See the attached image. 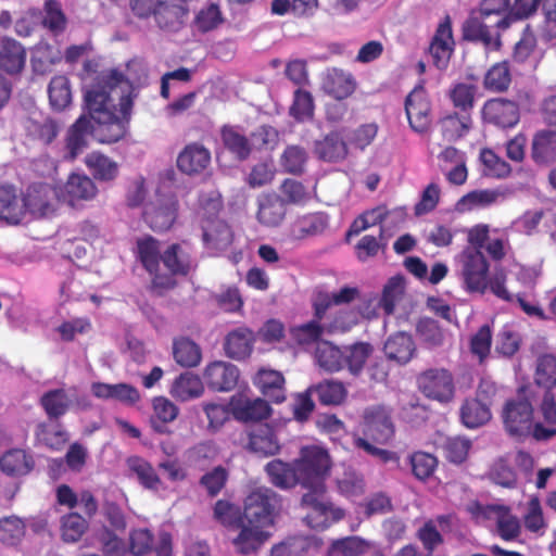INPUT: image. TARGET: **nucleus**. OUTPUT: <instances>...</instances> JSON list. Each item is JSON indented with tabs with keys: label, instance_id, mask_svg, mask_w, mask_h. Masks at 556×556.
<instances>
[{
	"label": "nucleus",
	"instance_id": "f257e3e1",
	"mask_svg": "<svg viewBox=\"0 0 556 556\" xmlns=\"http://www.w3.org/2000/svg\"><path fill=\"white\" fill-rule=\"evenodd\" d=\"M125 85L129 89V81L117 70H112L102 76L85 93V103L90 118L97 124L93 127L96 139L100 143H115L122 140L127 131L132 111V98L128 94L119 97L118 109L113 103L111 92Z\"/></svg>",
	"mask_w": 556,
	"mask_h": 556
},
{
	"label": "nucleus",
	"instance_id": "f03ea898",
	"mask_svg": "<svg viewBox=\"0 0 556 556\" xmlns=\"http://www.w3.org/2000/svg\"><path fill=\"white\" fill-rule=\"evenodd\" d=\"M331 459L328 452L321 447L304 446L300 457L292 462L273 459L265 466V471L273 485L289 490L296 485L306 490L319 476L329 475Z\"/></svg>",
	"mask_w": 556,
	"mask_h": 556
},
{
	"label": "nucleus",
	"instance_id": "7ed1b4c3",
	"mask_svg": "<svg viewBox=\"0 0 556 556\" xmlns=\"http://www.w3.org/2000/svg\"><path fill=\"white\" fill-rule=\"evenodd\" d=\"M328 476H319L301 497V507L308 510L305 520L313 529L325 530L344 517V510L336 507L326 496V479Z\"/></svg>",
	"mask_w": 556,
	"mask_h": 556
},
{
	"label": "nucleus",
	"instance_id": "20e7f679",
	"mask_svg": "<svg viewBox=\"0 0 556 556\" xmlns=\"http://www.w3.org/2000/svg\"><path fill=\"white\" fill-rule=\"evenodd\" d=\"M464 289L469 293L484 294L488 290L490 263L479 249L468 244L456 258Z\"/></svg>",
	"mask_w": 556,
	"mask_h": 556
},
{
	"label": "nucleus",
	"instance_id": "39448f33",
	"mask_svg": "<svg viewBox=\"0 0 556 556\" xmlns=\"http://www.w3.org/2000/svg\"><path fill=\"white\" fill-rule=\"evenodd\" d=\"M541 2H501L497 8L481 7L473 10L482 22L493 31L506 30L513 23L532 16Z\"/></svg>",
	"mask_w": 556,
	"mask_h": 556
},
{
	"label": "nucleus",
	"instance_id": "423d86ee",
	"mask_svg": "<svg viewBox=\"0 0 556 556\" xmlns=\"http://www.w3.org/2000/svg\"><path fill=\"white\" fill-rule=\"evenodd\" d=\"M280 501V496L274 490L265 486L256 488L244 498L241 519L270 527L274 525Z\"/></svg>",
	"mask_w": 556,
	"mask_h": 556
},
{
	"label": "nucleus",
	"instance_id": "0eeeda50",
	"mask_svg": "<svg viewBox=\"0 0 556 556\" xmlns=\"http://www.w3.org/2000/svg\"><path fill=\"white\" fill-rule=\"evenodd\" d=\"M468 244L485 250L493 262L503 261L510 251L509 235L505 229H490L488 224H477L467 230Z\"/></svg>",
	"mask_w": 556,
	"mask_h": 556
},
{
	"label": "nucleus",
	"instance_id": "6e6552de",
	"mask_svg": "<svg viewBox=\"0 0 556 556\" xmlns=\"http://www.w3.org/2000/svg\"><path fill=\"white\" fill-rule=\"evenodd\" d=\"M405 114L410 129L417 134H426L432 124V103L421 79L406 96Z\"/></svg>",
	"mask_w": 556,
	"mask_h": 556
},
{
	"label": "nucleus",
	"instance_id": "1a4fd4ad",
	"mask_svg": "<svg viewBox=\"0 0 556 556\" xmlns=\"http://www.w3.org/2000/svg\"><path fill=\"white\" fill-rule=\"evenodd\" d=\"M419 391L427 397L440 403H448L455 394L454 378L445 368H430L417 377Z\"/></svg>",
	"mask_w": 556,
	"mask_h": 556
},
{
	"label": "nucleus",
	"instance_id": "9d476101",
	"mask_svg": "<svg viewBox=\"0 0 556 556\" xmlns=\"http://www.w3.org/2000/svg\"><path fill=\"white\" fill-rule=\"evenodd\" d=\"M33 198L34 191H28L24 197H18L13 187H0V219L16 225L21 223L27 211L33 214L40 211L45 203H37Z\"/></svg>",
	"mask_w": 556,
	"mask_h": 556
},
{
	"label": "nucleus",
	"instance_id": "9b49d317",
	"mask_svg": "<svg viewBox=\"0 0 556 556\" xmlns=\"http://www.w3.org/2000/svg\"><path fill=\"white\" fill-rule=\"evenodd\" d=\"M503 425L511 437H527L534 419V408L526 397L508 400L502 412Z\"/></svg>",
	"mask_w": 556,
	"mask_h": 556
},
{
	"label": "nucleus",
	"instance_id": "f8f14e48",
	"mask_svg": "<svg viewBox=\"0 0 556 556\" xmlns=\"http://www.w3.org/2000/svg\"><path fill=\"white\" fill-rule=\"evenodd\" d=\"M395 433L391 412L382 405L367 407L364 412L365 439L376 444L389 443Z\"/></svg>",
	"mask_w": 556,
	"mask_h": 556
},
{
	"label": "nucleus",
	"instance_id": "ddd939ff",
	"mask_svg": "<svg viewBox=\"0 0 556 556\" xmlns=\"http://www.w3.org/2000/svg\"><path fill=\"white\" fill-rule=\"evenodd\" d=\"M178 207L175 195H160L146 206L143 219L153 231H167L177 219Z\"/></svg>",
	"mask_w": 556,
	"mask_h": 556
},
{
	"label": "nucleus",
	"instance_id": "4468645a",
	"mask_svg": "<svg viewBox=\"0 0 556 556\" xmlns=\"http://www.w3.org/2000/svg\"><path fill=\"white\" fill-rule=\"evenodd\" d=\"M229 412L240 422H260L270 417L271 407L268 402L261 397H250L237 393L230 397Z\"/></svg>",
	"mask_w": 556,
	"mask_h": 556
},
{
	"label": "nucleus",
	"instance_id": "2eb2a0df",
	"mask_svg": "<svg viewBox=\"0 0 556 556\" xmlns=\"http://www.w3.org/2000/svg\"><path fill=\"white\" fill-rule=\"evenodd\" d=\"M481 115L488 124L500 128H511L520 119V110L515 101L505 98H493L484 102Z\"/></svg>",
	"mask_w": 556,
	"mask_h": 556
},
{
	"label": "nucleus",
	"instance_id": "dca6fc26",
	"mask_svg": "<svg viewBox=\"0 0 556 556\" xmlns=\"http://www.w3.org/2000/svg\"><path fill=\"white\" fill-rule=\"evenodd\" d=\"M470 511L472 514L482 515L485 518L495 517L497 532L500 536L505 541H510L516 539L520 533V523L517 517L510 514L509 507L505 505H481L476 502L472 507H470Z\"/></svg>",
	"mask_w": 556,
	"mask_h": 556
},
{
	"label": "nucleus",
	"instance_id": "f3484780",
	"mask_svg": "<svg viewBox=\"0 0 556 556\" xmlns=\"http://www.w3.org/2000/svg\"><path fill=\"white\" fill-rule=\"evenodd\" d=\"M245 448L261 457L277 455L281 445L273 426L258 424L251 427L248 432Z\"/></svg>",
	"mask_w": 556,
	"mask_h": 556
},
{
	"label": "nucleus",
	"instance_id": "a211bd4d",
	"mask_svg": "<svg viewBox=\"0 0 556 556\" xmlns=\"http://www.w3.org/2000/svg\"><path fill=\"white\" fill-rule=\"evenodd\" d=\"M454 38L450 17L441 22L430 41L429 55L438 70H445L454 51Z\"/></svg>",
	"mask_w": 556,
	"mask_h": 556
},
{
	"label": "nucleus",
	"instance_id": "6ab92c4d",
	"mask_svg": "<svg viewBox=\"0 0 556 556\" xmlns=\"http://www.w3.org/2000/svg\"><path fill=\"white\" fill-rule=\"evenodd\" d=\"M240 377L238 367L231 363L215 361L208 364L203 372L207 388L217 392L233 390Z\"/></svg>",
	"mask_w": 556,
	"mask_h": 556
},
{
	"label": "nucleus",
	"instance_id": "aec40b11",
	"mask_svg": "<svg viewBox=\"0 0 556 556\" xmlns=\"http://www.w3.org/2000/svg\"><path fill=\"white\" fill-rule=\"evenodd\" d=\"M93 132L90 118L80 115L66 130L64 139V159L75 161L89 146V137Z\"/></svg>",
	"mask_w": 556,
	"mask_h": 556
},
{
	"label": "nucleus",
	"instance_id": "412c9836",
	"mask_svg": "<svg viewBox=\"0 0 556 556\" xmlns=\"http://www.w3.org/2000/svg\"><path fill=\"white\" fill-rule=\"evenodd\" d=\"M235 528L239 529V533L232 540V544L241 555L256 553L270 536L265 530L267 527L241 518Z\"/></svg>",
	"mask_w": 556,
	"mask_h": 556
},
{
	"label": "nucleus",
	"instance_id": "4be33fe9",
	"mask_svg": "<svg viewBox=\"0 0 556 556\" xmlns=\"http://www.w3.org/2000/svg\"><path fill=\"white\" fill-rule=\"evenodd\" d=\"M166 269L178 276H188L197 268L193 251L187 242H175L169 244L161 255Z\"/></svg>",
	"mask_w": 556,
	"mask_h": 556
},
{
	"label": "nucleus",
	"instance_id": "5701e85b",
	"mask_svg": "<svg viewBox=\"0 0 556 556\" xmlns=\"http://www.w3.org/2000/svg\"><path fill=\"white\" fill-rule=\"evenodd\" d=\"M463 37L467 41L481 43L488 50L496 51L502 46L501 33L491 31L473 10L463 25Z\"/></svg>",
	"mask_w": 556,
	"mask_h": 556
},
{
	"label": "nucleus",
	"instance_id": "b1692460",
	"mask_svg": "<svg viewBox=\"0 0 556 556\" xmlns=\"http://www.w3.org/2000/svg\"><path fill=\"white\" fill-rule=\"evenodd\" d=\"M313 154L323 162H342L349 154L348 142L339 131H330L323 138L314 141Z\"/></svg>",
	"mask_w": 556,
	"mask_h": 556
},
{
	"label": "nucleus",
	"instance_id": "393cba45",
	"mask_svg": "<svg viewBox=\"0 0 556 556\" xmlns=\"http://www.w3.org/2000/svg\"><path fill=\"white\" fill-rule=\"evenodd\" d=\"M287 215L281 197L275 192L262 193L257 198L256 219L265 227L279 226Z\"/></svg>",
	"mask_w": 556,
	"mask_h": 556
},
{
	"label": "nucleus",
	"instance_id": "a878e982",
	"mask_svg": "<svg viewBox=\"0 0 556 556\" xmlns=\"http://www.w3.org/2000/svg\"><path fill=\"white\" fill-rule=\"evenodd\" d=\"M211 163V152L201 143L187 144L177 156L178 169L187 175L201 174Z\"/></svg>",
	"mask_w": 556,
	"mask_h": 556
},
{
	"label": "nucleus",
	"instance_id": "bb28decb",
	"mask_svg": "<svg viewBox=\"0 0 556 556\" xmlns=\"http://www.w3.org/2000/svg\"><path fill=\"white\" fill-rule=\"evenodd\" d=\"M24 129L31 140L48 146L58 137L60 125L50 116L33 113L24 121Z\"/></svg>",
	"mask_w": 556,
	"mask_h": 556
},
{
	"label": "nucleus",
	"instance_id": "cd10ccee",
	"mask_svg": "<svg viewBox=\"0 0 556 556\" xmlns=\"http://www.w3.org/2000/svg\"><path fill=\"white\" fill-rule=\"evenodd\" d=\"M26 63V50L21 42L10 37L0 39V71L9 75L20 74Z\"/></svg>",
	"mask_w": 556,
	"mask_h": 556
},
{
	"label": "nucleus",
	"instance_id": "c85d7f7f",
	"mask_svg": "<svg viewBox=\"0 0 556 556\" xmlns=\"http://www.w3.org/2000/svg\"><path fill=\"white\" fill-rule=\"evenodd\" d=\"M98 193L94 181L85 174H72L64 186V200L75 206L80 201L92 200Z\"/></svg>",
	"mask_w": 556,
	"mask_h": 556
},
{
	"label": "nucleus",
	"instance_id": "c756f323",
	"mask_svg": "<svg viewBox=\"0 0 556 556\" xmlns=\"http://www.w3.org/2000/svg\"><path fill=\"white\" fill-rule=\"evenodd\" d=\"M202 239L204 244L215 251H224L233 242L231 227L222 219L210 220L201 224Z\"/></svg>",
	"mask_w": 556,
	"mask_h": 556
},
{
	"label": "nucleus",
	"instance_id": "7c9ffc66",
	"mask_svg": "<svg viewBox=\"0 0 556 556\" xmlns=\"http://www.w3.org/2000/svg\"><path fill=\"white\" fill-rule=\"evenodd\" d=\"M323 541L312 535H295L275 544L270 556H303L311 551H318Z\"/></svg>",
	"mask_w": 556,
	"mask_h": 556
},
{
	"label": "nucleus",
	"instance_id": "2f4dec72",
	"mask_svg": "<svg viewBox=\"0 0 556 556\" xmlns=\"http://www.w3.org/2000/svg\"><path fill=\"white\" fill-rule=\"evenodd\" d=\"M254 336L247 327H239L230 331L224 342L226 355L232 359H244L253 351Z\"/></svg>",
	"mask_w": 556,
	"mask_h": 556
},
{
	"label": "nucleus",
	"instance_id": "473e14b6",
	"mask_svg": "<svg viewBox=\"0 0 556 556\" xmlns=\"http://www.w3.org/2000/svg\"><path fill=\"white\" fill-rule=\"evenodd\" d=\"M285 382V377L280 371L261 369L254 383L265 397L274 403H282L286 400Z\"/></svg>",
	"mask_w": 556,
	"mask_h": 556
},
{
	"label": "nucleus",
	"instance_id": "72a5a7b5",
	"mask_svg": "<svg viewBox=\"0 0 556 556\" xmlns=\"http://www.w3.org/2000/svg\"><path fill=\"white\" fill-rule=\"evenodd\" d=\"M472 125L471 114L453 112L438 121L441 136L446 142H454L464 137Z\"/></svg>",
	"mask_w": 556,
	"mask_h": 556
},
{
	"label": "nucleus",
	"instance_id": "f704fd0d",
	"mask_svg": "<svg viewBox=\"0 0 556 556\" xmlns=\"http://www.w3.org/2000/svg\"><path fill=\"white\" fill-rule=\"evenodd\" d=\"M383 351L390 361L404 365L413 358L416 346L410 334L396 332L388 338Z\"/></svg>",
	"mask_w": 556,
	"mask_h": 556
},
{
	"label": "nucleus",
	"instance_id": "c9c22d12",
	"mask_svg": "<svg viewBox=\"0 0 556 556\" xmlns=\"http://www.w3.org/2000/svg\"><path fill=\"white\" fill-rule=\"evenodd\" d=\"M126 464L142 488L154 492L164 489L155 468L143 457L130 456L127 458Z\"/></svg>",
	"mask_w": 556,
	"mask_h": 556
},
{
	"label": "nucleus",
	"instance_id": "e433bc0d",
	"mask_svg": "<svg viewBox=\"0 0 556 556\" xmlns=\"http://www.w3.org/2000/svg\"><path fill=\"white\" fill-rule=\"evenodd\" d=\"M462 424L468 429L484 426L492 417L490 405L478 397L466 399L459 409Z\"/></svg>",
	"mask_w": 556,
	"mask_h": 556
},
{
	"label": "nucleus",
	"instance_id": "4c0bfd02",
	"mask_svg": "<svg viewBox=\"0 0 556 556\" xmlns=\"http://www.w3.org/2000/svg\"><path fill=\"white\" fill-rule=\"evenodd\" d=\"M85 164L92 177L99 181H113L119 174L118 163L99 151L87 154Z\"/></svg>",
	"mask_w": 556,
	"mask_h": 556
},
{
	"label": "nucleus",
	"instance_id": "58836bf2",
	"mask_svg": "<svg viewBox=\"0 0 556 556\" xmlns=\"http://www.w3.org/2000/svg\"><path fill=\"white\" fill-rule=\"evenodd\" d=\"M355 80L350 73L342 70H329L324 78V90L336 99L342 100L355 90Z\"/></svg>",
	"mask_w": 556,
	"mask_h": 556
},
{
	"label": "nucleus",
	"instance_id": "ea45409f",
	"mask_svg": "<svg viewBox=\"0 0 556 556\" xmlns=\"http://www.w3.org/2000/svg\"><path fill=\"white\" fill-rule=\"evenodd\" d=\"M34 466L33 457L22 448L9 450L0 457V469L7 476H25L33 470Z\"/></svg>",
	"mask_w": 556,
	"mask_h": 556
},
{
	"label": "nucleus",
	"instance_id": "a19ab883",
	"mask_svg": "<svg viewBox=\"0 0 556 556\" xmlns=\"http://www.w3.org/2000/svg\"><path fill=\"white\" fill-rule=\"evenodd\" d=\"M187 12V9L176 2H155L152 11L159 27L165 30H177Z\"/></svg>",
	"mask_w": 556,
	"mask_h": 556
},
{
	"label": "nucleus",
	"instance_id": "79ce46f5",
	"mask_svg": "<svg viewBox=\"0 0 556 556\" xmlns=\"http://www.w3.org/2000/svg\"><path fill=\"white\" fill-rule=\"evenodd\" d=\"M136 258L148 273L160 269L161 251L160 241L150 235L138 238L136 241Z\"/></svg>",
	"mask_w": 556,
	"mask_h": 556
},
{
	"label": "nucleus",
	"instance_id": "37998d69",
	"mask_svg": "<svg viewBox=\"0 0 556 556\" xmlns=\"http://www.w3.org/2000/svg\"><path fill=\"white\" fill-rule=\"evenodd\" d=\"M531 156L536 164H548L556 160V131H538L532 140Z\"/></svg>",
	"mask_w": 556,
	"mask_h": 556
},
{
	"label": "nucleus",
	"instance_id": "c03bdc74",
	"mask_svg": "<svg viewBox=\"0 0 556 556\" xmlns=\"http://www.w3.org/2000/svg\"><path fill=\"white\" fill-rule=\"evenodd\" d=\"M153 415L150 418L152 429L164 434L167 432L166 424L174 421L179 413L178 407L164 396H156L152 401Z\"/></svg>",
	"mask_w": 556,
	"mask_h": 556
},
{
	"label": "nucleus",
	"instance_id": "a18cd8bd",
	"mask_svg": "<svg viewBox=\"0 0 556 556\" xmlns=\"http://www.w3.org/2000/svg\"><path fill=\"white\" fill-rule=\"evenodd\" d=\"M25 519L10 515L0 518V543L7 547L18 546L26 535Z\"/></svg>",
	"mask_w": 556,
	"mask_h": 556
},
{
	"label": "nucleus",
	"instance_id": "49530a36",
	"mask_svg": "<svg viewBox=\"0 0 556 556\" xmlns=\"http://www.w3.org/2000/svg\"><path fill=\"white\" fill-rule=\"evenodd\" d=\"M533 380L536 387L545 392H552L556 388V356L544 353L538 356Z\"/></svg>",
	"mask_w": 556,
	"mask_h": 556
},
{
	"label": "nucleus",
	"instance_id": "de8ad7c7",
	"mask_svg": "<svg viewBox=\"0 0 556 556\" xmlns=\"http://www.w3.org/2000/svg\"><path fill=\"white\" fill-rule=\"evenodd\" d=\"M220 138L224 147L238 160L250 157L248 137L237 126L224 125L220 128Z\"/></svg>",
	"mask_w": 556,
	"mask_h": 556
},
{
	"label": "nucleus",
	"instance_id": "09e8293b",
	"mask_svg": "<svg viewBox=\"0 0 556 556\" xmlns=\"http://www.w3.org/2000/svg\"><path fill=\"white\" fill-rule=\"evenodd\" d=\"M328 226L327 215L324 213H311L299 217L291 226V235L301 240L321 233Z\"/></svg>",
	"mask_w": 556,
	"mask_h": 556
},
{
	"label": "nucleus",
	"instance_id": "8fccbe9b",
	"mask_svg": "<svg viewBox=\"0 0 556 556\" xmlns=\"http://www.w3.org/2000/svg\"><path fill=\"white\" fill-rule=\"evenodd\" d=\"M49 103L53 111L62 112L72 103L70 79L64 75L52 77L48 86Z\"/></svg>",
	"mask_w": 556,
	"mask_h": 556
},
{
	"label": "nucleus",
	"instance_id": "3c124183",
	"mask_svg": "<svg viewBox=\"0 0 556 556\" xmlns=\"http://www.w3.org/2000/svg\"><path fill=\"white\" fill-rule=\"evenodd\" d=\"M416 333L420 342L428 349H437L444 344L446 331L432 318H420L416 325Z\"/></svg>",
	"mask_w": 556,
	"mask_h": 556
},
{
	"label": "nucleus",
	"instance_id": "603ef678",
	"mask_svg": "<svg viewBox=\"0 0 556 556\" xmlns=\"http://www.w3.org/2000/svg\"><path fill=\"white\" fill-rule=\"evenodd\" d=\"M321 405H340L344 402L348 391L344 384L336 380H323L309 387Z\"/></svg>",
	"mask_w": 556,
	"mask_h": 556
},
{
	"label": "nucleus",
	"instance_id": "864d4df0",
	"mask_svg": "<svg viewBox=\"0 0 556 556\" xmlns=\"http://www.w3.org/2000/svg\"><path fill=\"white\" fill-rule=\"evenodd\" d=\"M511 83V74L507 62L493 64L484 74L483 88L490 92H504Z\"/></svg>",
	"mask_w": 556,
	"mask_h": 556
},
{
	"label": "nucleus",
	"instance_id": "5fc2aeb1",
	"mask_svg": "<svg viewBox=\"0 0 556 556\" xmlns=\"http://www.w3.org/2000/svg\"><path fill=\"white\" fill-rule=\"evenodd\" d=\"M40 405L50 419H58L67 413L71 400L64 389H54L42 394Z\"/></svg>",
	"mask_w": 556,
	"mask_h": 556
},
{
	"label": "nucleus",
	"instance_id": "6e6d98bb",
	"mask_svg": "<svg viewBox=\"0 0 556 556\" xmlns=\"http://www.w3.org/2000/svg\"><path fill=\"white\" fill-rule=\"evenodd\" d=\"M173 354L175 361L187 368L198 366L202 358L200 346L188 338H179L174 341Z\"/></svg>",
	"mask_w": 556,
	"mask_h": 556
},
{
	"label": "nucleus",
	"instance_id": "4d7b16f0",
	"mask_svg": "<svg viewBox=\"0 0 556 556\" xmlns=\"http://www.w3.org/2000/svg\"><path fill=\"white\" fill-rule=\"evenodd\" d=\"M501 192L492 189L473 190L463 195L456 203L458 212H469L477 207H486L494 204Z\"/></svg>",
	"mask_w": 556,
	"mask_h": 556
},
{
	"label": "nucleus",
	"instance_id": "13d9d810",
	"mask_svg": "<svg viewBox=\"0 0 556 556\" xmlns=\"http://www.w3.org/2000/svg\"><path fill=\"white\" fill-rule=\"evenodd\" d=\"M204 387L199 376L191 372L181 374L174 382L172 393L181 401L199 397Z\"/></svg>",
	"mask_w": 556,
	"mask_h": 556
},
{
	"label": "nucleus",
	"instance_id": "bf43d9fd",
	"mask_svg": "<svg viewBox=\"0 0 556 556\" xmlns=\"http://www.w3.org/2000/svg\"><path fill=\"white\" fill-rule=\"evenodd\" d=\"M316 359L326 371L338 372L344 368V349L324 342L317 348Z\"/></svg>",
	"mask_w": 556,
	"mask_h": 556
},
{
	"label": "nucleus",
	"instance_id": "052dcab7",
	"mask_svg": "<svg viewBox=\"0 0 556 556\" xmlns=\"http://www.w3.org/2000/svg\"><path fill=\"white\" fill-rule=\"evenodd\" d=\"M36 439L45 446L59 451L68 440V434L59 424H39L36 429Z\"/></svg>",
	"mask_w": 556,
	"mask_h": 556
},
{
	"label": "nucleus",
	"instance_id": "680f3d73",
	"mask_svg": "<svg viewBox=\"0 0 556 556\" xmlns=\"http://www.w3.org/2000/svg\"><path fill=\"white\" fill-rule=\"evenodd\" d=\"M371 352L372 346L365 342H358L353 345L345 346L344 367H348L352 375H358L363 370Z\"/></svg>",
	"mask_w": 556,
	"mask_h": 556
},
{
	"label": "nucleus",
	"instance_id": "e2e57ef3",
	"mask_svg": "<svg viewBox=\"0 0 556 556\" xmlns=\"http://www.w3.org/2000/svg\"><path fill=\"white\" fill-rule=\"evenodd\" d=\"M61 61V55L58 50H54L49 45L37 47L31 55V67L36 74L45 75L52 72L53 66Z\"/></svg>",
	"mask_w": 556,
	"mask_h": 556
},
{
	"label": "nucleus",
	"instance_id": "0e129e2a",
	"mask_svg": "<svg viewBox=\"0 0 556 556\" xmlns=\"http://www.w3.org/2000/svg\"><path fill=\"white\" fill-rule=\"evenodd\" d=\"M283 205H303L309 200L307 188L299 180L286 178L279 186Z\"/></svg>",
	"mask_w": 556,
	"mask_h": 556
},
{
	"label": "nucleus",
	"instance_id": "69168bd1",
	"mask_svg": "<svg viewBox=\"0 0 556 556\" xmlns=\"http://www.w3.org/2000/svg\"><path fill=\"white\" fill-rule=\"evenodd\" d=\"M307 162V152L300 146H288L280 156V165L285 172L301 175Z\"/></svg>",
	"mask_w": 556,
	"mask_h": 556
},
{
	"label": "nucleus",
	"instance_id": "338daca9",
	"mask_svg": "<svg viewBox=\"0 0 556 556\" xmlns=\"http://www.w3.org/2000/svg\"><path fill=\"white\" fill-rule=\"evenodd\" d=\"M289 114L300 123L312 119L314 115V99L311 92L298 88L294 91Z\"/></svg>",
	"mask_w": 556,
	"mask_h": 556
},
{
	"label": "nucleus",
	"instance_id": "774afa93",
	"mask_svg": "<svg viewBox=\"0 0 556 556\" xmlns=\"http://www.w3.org/2000/svg\"><path fill=\"white\" fill-rule=\"evenodd\" d=\"M194 26L200 33H208L224 23L223 13L215 2H210L207 5L198 11L194 17Z\"/></svg>",
	"mask_w": 556,
	"mask_h": 556
}]
</instances>
